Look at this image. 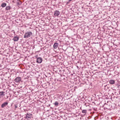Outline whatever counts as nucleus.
Listing matches in <instances>:
<instances>
[{
    "label": "nucleus",
    "mask_w": 120,
    "mask_h": 120,
    "mask_svg": "<svg viewBox=\"0 0 120 120\" xmlns=\"http://www.w3.org/2000/svg\"><path fill=\"white\" fill-rule=\"evenodd\" d=\"M32 33L31 31L27 32L25 33L24 36V38H28L32 35Z\"/></svg>",
    "instance_id": "obj_1"
},
{
    "label": "nucleus",
    "mask_w": 120,
    "mask_h": 120,
    "mask_svg": "<svg viewBox=\"0 0 120 120\" xmlns=\"http://www.w3.org/2000/svg\"><path fill=\"white\" fill-rule=\"evenodd\" d=\"M21 77H16L14 80L15 82L16 83H19L21 81Z\"/></svg>",
    "instance_id": "obj_2"
},
{
    "label": "nucleus",
    "mask_w": 120,
    "mask_h": 120,
    "mask_svg": "<svg viewBox=\"0 0 120 120\" xmlns=\"http://www.w3.org/2000/svg\"><path fill=\"white\" fill-rule=\"evenodd\" d=\"M42 61V59L40 57H38L37 58L36 62L38 63H41Z\"/></svg>",
    "instance_id": "obj_3"
},
{
    "label": "nucleus",
    "mask_w": 120,
    "mask_h": 120,
    "mask_svg": "<svg viewBox=\"0 0 120 120\" xmlns=\"http://www.w3.org/2000/svg\"><path fill=\"white\" fill-rule=\"evenodd\" d=\"M26 118L27 120H29V119L31 118L32 115L30 113H27L26 115Z\"/></svg>",
    "instance_id": "obj_4"
},
{
    "label": "nucleus",
    "mask_w": 120,
    "mask_h": 120,
    "mask_svg": "<svg viewBox=\"0 0 120 120\" xmlns=\"http://www.w3.org/2000/svg\"><path fill=\"white\" fill-rule=\"evenodd\" d=\"M60 14L59 11H56L54 12V15L56 16H58Z\"/></svg>",
    "instance_id": "obj_5"
},
{
    "label": "nucleus",
    "mask_w": 120,
    "mask_h": 120,
    "mask_svg": "<svg viewBox=\"0 0 120 120\" xmlns=\"http://www.w3.org/2000/svg\"><path fill=\"white\" fill-rule=\"evenodd\" d=\"M5 92L4 91L0 92V98H3V96L5 95L4 94Z\"/></svg>",
    "instance_id": "obj_6"
},
{
    "label": "nucleus",
    "mask_w": 120,
    "mask_h": 120,
    "mask_svg": "<svg viewBox=\"0 0 120 120\" xmlns=\"http://www.w3.org/2000/svg\"><path fill=\"white\" fill-rule=\"evenodd\" d=\"M59 44L57 42L55 43L53 45V48L54 49H56L58 47Z\"/></svg>",
    "instance_id": "obj_7"
},
{
    "label": "nucleus",
    "mask_w": 120,
    "mask_h": 120,
    "mask_svg": "<svg viewBox=\"0 0 120 120\" xmlns=\"http://www.w3.org/2000/svg\"><path fill=\"white\" fill-rule=\"evenodd\" d=\"M8 104L7 102H5L3 103L1 105V107L2 108H3L7 105Z\"/></svg>",
    "instance_id": "obj_8"
},
{
    "label": "nucleus",
    "mask_w": 120,
    "mask_h": 120,
    "mask_svg": "<svg viewBox=\"0 0 120 120\" xmlns=\"http://www.w3.org/2000/svg\"><path fill=\"white\" fill-rule=\"evenodd\" d=\"M109 82L110 84L113 85L115 84V81L113 80H111L109 81Z\"/></svg>",
    "instance_id": "obj_9"
},
{
    "label": "nucleus",
    "mask_w": 120,
    "mask_h": 120,
    "mask_svg": "<svg viewBox=\"0 0 120 120\" xmlns=\"http://www.w3.org/2000/svg\"><path fill=\"white\" fill-rule=\"evenodd\" d=\"M19 37H15L13 38V40L15 41H17L19 40Z\"/></svg>",
    "instance_id": "obj_10"
},
{
    "label": "nucleus",
    "mask_w": 120,
    "mask_h": 120,
    "mask_svg": "<svg viewBox=\"0 0 120 120\" xmlns=\"http://www.w3.org/2000/svg\"><path fill=\"white\" fill-rule=\"evenodd\" d=\"M11 9V8L10 6H7L5 8V10H10Z\"/></svg>",
    "instance_id": "obj_11"
},
{
    "label": "nucleus",
    "mask_w": 120,
    "mask_h": 120,
    "mask_svg": "<svg viewBox=\"0 0 120 120\" xmlns=\"http://www.w3.org/2000/svg\"><path fill=\"white\" fill-rule=\"evenodd\" d=\"M7 5L6 3H3L1 4V6L2 8H4Z\"/></svg>",
    "instance_id": "obj_12"
},
{
    "label": "nucleus",
    "mask_w": 120,
    "mask_h": 120,
    "mask_svg": "<svg viewBox=\"0 0 120 120\" xmlns=\"http://www.w3.org/2000/svg\"><path fill=\"white\" fill-rule=\"evenodd\" d=\"M17 3L18 5H20L21 4V2L19 0L18 1V2H17Z\"/></svg>",
    "instance_id": "obj_13"
},
{
    "label": "nucleus",
    "mask_w": 120,
    "mask_h": 120,
    "mask_svg": "<svg viewBox=\"0 0 120 120\" xmlns=\"http://www.w3.org/2000/svg\"><path fill=\"white\" fill-rule=\"evenodd\" d=\"M87 110H82V112L83 113H86L87 112Z\"/></svg>",
    "instance_id": "obj_14"
},
{
    "label": "nucleus",
    "mask_w": 120,
    "mask_h": 120,
    "mask_svg": "<svg viewBox=\"0 0 120 120\" xmlns=\"http://www.w3.org/2000/svg\"><path fill=\"white\" fill-rule=\"evenodd\" d=\"M59 104L58 102L57 101H56L55 103H54V105L56 106H57Z\"/></svg>",
    "instance_id": "obj_15"
},
{
    "label": "nucleus",
    "mask_w": 120,
    "mask_h": 120,
    "mask_svg": "<svg viewBox=\"0 0 120 120\" xmlns=\"http://www.w3.org/2000/svg\"><path fill=\"white\" fill-rule=\"evenodd\" d=\"M15 108H16L17 107V106L16 105H15Z\"/></svg>",
    "instance_id": "obj_16"
},
{
    "label": "nucleus",
    "mask_w": 120,
    "mask_h": 120,
    "mask_svg": "<svg viewBox=\"0 0 120 120\" xmlns=\"http://www.w3.org/2000/svg\"><path fill=\"white\" fill-rule=\"evenodd\" d=\"M69 0V1H71V0Z\"/></svg>",
    "instance_id": "obj_17"
}]
</instances>
